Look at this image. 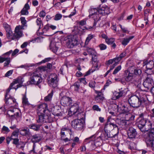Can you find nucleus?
Instances as JSON below:
<instances>
[{
  "label": "nucleus",
  "instance_id": "17",
  "mask_svg": "<svg viewBox=\"0 0 154 154\" xmlns=\"http://www.w3.org/2000/svg\"><path fill=\"white\" fill-rule=\"evenodd\" d=\"M118 110L122 113H125L129 112L131 110V106L126 104L121 105L120 107L117 106Z\"/></svg>",
  "mask_w": 154,
  "mask_h": 154
},
{
  "label": "nucleus",
  "instance_id": "8",
  "mask_svg": "<svg viewBox=\"0 0 154 154\" xmlns=\"http://www.w3.org/2000/svg\"><path fill=\"white\" fill-rule=\"evenodd\" d=\"M134 116H132L130 114H126L125 116V120L121 121L119 120H116V122L122 126H125V127H128L130 126L131 124L130 123L129 121L132 120L134 119Z\"/></svg>",
  "mask_w": 154,
  "mask_h": 154
},
{
  "label": "nucleus",
  "instance_id": "18",
  "mask_svg": "<svg viewBox=\"0 0 154 154\" xmlns=\"http://www.w3.org/2000/svg\"><path fill=\"white\" fill-rule=\"evenodd\" d=\"M72 101L70 97L65 96L63 97L61 100V103L64 106H70Z\"/></svg>",
  "mask_w": 154,
  "mask_h": 154
},
{
  "label": "nucleus",
  "instance_id": "30",
  "mask_svg": "<svg viewBox=\"0 0 154 154\" xmlns=\"http://www.w3.org/2000/svg\"><path fill=\"white\" fill-rule=\"evenodd\" d=\"M134 38V36H131L128 38H124L122 42V44L124 45H126L130 41Z\"/></svg>",
  "mask_w": 154,
  "mask_h": 154
},
{
  "label": "nucleus",
  "instance_id": "63",
  "mask_svg": "<svg viewBox=\"0 0 154 154\" xmlns=\"http://www.w3.org/2000/svg\"><path fill=\"white\" fill-rule=\"evenodd\" d=\"M45 12L44 11H41L39 14V16L41 17H43L45 16Z\"/></svg>",
  "mask_w": 154,
  "mask_h": 154
},
{
  "label": "nucleus",
  "instance_id": "27",
  "mask_svg": "<svg viewBox=\"0 0 154 154\" xmlns=\"http://www.w3.org/2000/svg\"><path fill=\"white\" fill-rule=\"evenodd\" d=\"M41 140V137L38 134H35L33 135L31 138V141L33 143V144L35 143L38 142Z\"/></svg>",
  "mask_w": 154,
  "mask_h": 154
},
{
  "label": "nucleus",
  "instance_id": "35",
  "mask_svg": "<svg viewBox=\"0 0 154 154\" xmlns=\"http://www.w3.org/2000/svg\"><path fill=\"white\" fill-rule=\"evenodd\" d=\"M147 82V81H144L143 84V86L146 88V89L144 90V91H147L149 89H151L152 87V85H151L149 83L148 84Z\"/></svg>",
  "mask_w": 154,
  "mask_h": 154
},
{
  "label": "nucleus",
  "instance_id": "45",
  "mask_svg": "<svg viewBox=\"0 0 154 154\" xmlns=\"http://www.w3.org/2000/svg\"><path fill=\"white\" fill-rule=\"evenodd\" d=\"M37 25L38 26L39 29H40L41 25L42 24V22L40 18H38L37 19L36 21Z\"/></svg>",
  "mask_w": 154,
  "mask_h": 154
},
{
  "label": "nucleus",
  "instance_id": "43",
  "mask_svg": "<svg viewBox=\"0 0 154 154\" xmlns=\"http://www.w3.org/2000/svg\"><path fill=\"white\" fill-rule=\"evenodd\" d=\"M115 40L114 38H106V42L108 44H111L114 42Z\"/></svg>",
  "mask_w": 154,
  "mask_h": 154
},
{
  "label": "nucleus",
  "instance_id": "13",
  "mask_svg": "<svg viewBox=\"0 0 154 154\" xmlns=\"http://www.w3.org/2000/svg\"><path fill=\"white\" fill-rule=\"evenodd\" d=\"M119 92H115L114 93L113 96L112 97V99L114 100H116L119 99L121 97L124 96L127 93L128 91V88H121L119 89Z\"/></svg>",
  "mask_w": 154,
  "mask_h": 154
},
{
  "label": "nucleus",
  "instance_id": "31",
  "mask_svg": "<svg viewBox=\"0 0 154 154\" xmlns=\"http://www.w3.org/2000/svg\"><path fill=\"white\" fill-rule=\"evenodd\" d=\"M154 142V139L151 138L148 136L146 140V144L147 146L152 147L153 145V142Z\"/></svg>",
  "mask_w": 154,
  "mask_h": 154
},
{
  "label": "nucleus",
  "instance_id": "26",
  "mask_svg": "<svg viewBox=\"0 0 154 154\" xmlns=\"http://www.w3.org/2000/svg\"><path fill=\"white\" fill-rule=\"evenodd\" d=\"M30 8L29 5L26 3L24 5V7L21 11V14L23 15H27L29 14L28 10Z\"/></svg>",
  "mask_w": 154,
  "mask_h": 154
},
{
  "label": "nucleus",
  "instance_id": "50",
  "mask_svg": "<svg viewBox=\"0 0 154 154\" xmlns=\"http://www.w3.org/2000/svg\"><path fill=\"white\" fill-rule=\"evenodd\" d=\"M103 98V96H96L95 98V100L98 102H100Z\"/></svg>",
  "mask_w": 154,
  "mask_h": 154
},
{
  "label": "nucleus",
  "instance_id": "39",
  "mask_svg": "<svg viewBox=\"0 0 154 154\" xmlns=\"http://www.w3.org/2000/svg\"><path fill=\"white\" fill-rule=\"evenodd\" d=\"M19 133V130H17L16 131H14L13 132L11 136V138L18 137Z\"/></svg>",
  "mask_w": 154,
  "mask_h": 154
},
{
  "label": "nucleus",
  "instance_id": "46",
  "mask_svg": "<svg viewBox=\"0 0 154 154\" xmlns=\"http://www.w3.org/2000/svg\"><path fill=\"white\" fill-rule=\"evenodd\" d=\"M20 19L21 21V23L22 24V25L21 26H24V27L25 26H26V21L25 20V18L22 17L20 18Z\"/></svg>",
  "mask_w": 154,
  "mask_h": 154
},
{
  "label": "nucleus",
  "instance_id": "62",
  "mask_svg": "<svg viewBox=\"0 0 154 154\" xmlns=\"http://www.w3.org/2000/svg\"><path fill=\"white\" fill-rule=\"evenodd\" d=\"M99 47L100 48V49L101 50H105L106 48V46L103 44H100V45Z\"/></svg>",
  "mask_w": 154,
  "mask_h": 154
},
{
  "label": "nucleus",
  "instance_id": "1",
  "mask_svg": "<svg viewBox=\"0 0 154 154\" xmlns=\"http://www.w3.org/2000/svg\"><path fill=\"white\" fill-rule=\"evenodd\" d=\"M23 82V79L21 78H18L14 80L8 89L7 90L5 96V103L7 105L10 107H17V103L15 99L11 97L8 94L10 90L11 89H15L17 90L18 88L22 86Z\"/></svg>",
  "mask_w": 154,
  "mask_h": 154
},
{
  "label": "nucleus",
  "instance_id": "54",
  "mask_svg": "<svg viewBox=\"0 0 154 154\" xmlns=\"http://www.w3.org/2000/svg\"><path fill=\"white\" fill-rule=\"evenodd\" d=\"M69 134L70 135V140H72L74 139V135L73 132H72L71 129H70V131H69V132H68Z\"/></svg>",
  "mask_w": 154,
  "mask_h": 154
},
{
  "label": "nucleus",
  "instance_id": "11",
  "mask_svg": "<svg viewBox=\"0 0 154 154\" xmlns=\"http://www.w3.org/2000/svg\"><path fill=\"white\" fill-rule=\"evenodd\" d=\"M143 66H146V69L145 73L148 75H150L153 73L152 69L154 66V62L153 60H145L143 62Z\"/></svg>",
  "mask_w": 154,
  "mask_h": 154
},
{
  "label": "nucleus",
  "instance_id": "21",
  "mask_svg": "<svg viewBox=\"0 0 154 154\" xmlns=\"http://www.w3.org/2000/svg\"><path fill=\"white\" fill-rule=\"evenodd\" d=\"M19 133L21 135L26 137H29L31 133L29 129L27 127H25L19 130Z\"/></svg>",
  "mask_w": 154,
  "mask_h": 154
},
{
  "label": "nucleus",
  "instance_id": "28",
  "mask_svg": "<svg viewBox=\"0 0 154 154\" xmlns=\"http://www.w3.org/2000/svg\"><path fill=\"white\" fill-rule=\"evenodd\" d=\"M70 106H71L70 109L71 112H72L73 114H75L79 110L78 104L76 103H75L72 106L71 105Z\"/></svg>",
  "mask_w": 154,
  "mask_h": 154
},
{
  "label": "nucleus",
  "instance_id": "6",
  "mask_svg": "<svg viewBox=\"0 0 154 154\" xmlns=\"http://www.w3.org/2000/svg\"><path fill=\"white\" fill-rule=\"evenodd\" d=\"M66 46L69 48H73L78 44V41L76 35H70L64 38Z\"/></svg>",
  "mask_w": 154,
  "mask_h": 154
},
{
  "label": "nucleus",
  "instance_id": "4",
  "mask_svg": "<svg viewBox=\"0 0 154 154\" xmlns=\"http://www.w3.org/2000/svg\"><path fill=\"white\" fill-rule=\"evenodd\" d=\"M19 50L17 49H15L13 51L11 50L3 54L0 57V63H2L5 61L4 64V67H8L11 62V59L10 57L11 54L12 53L11 56L13 57L18 52Z\"/></svg>",
  "mask_w": 154,
  "mask_h": 154
},
{
  "label": "nucleus",
  "instance_id": "7",
  "mask_svg": "<svg viewBox=\"0 0 154 154\" xmlns=\"http://www.w3.org/2000/svg\"><path fill=\"white\" fill-rule=\"evenodd\" d=\"M24 29V26L19 25L16 26L14 29V32L13 34L12 32L9 39L10 41L18 39L23 35L22 30Z\"/></svg>",
  "mask_w": 154,
  "mask_h": 154
},
{
  "label": "nucleus",
  "instance_id": "25",
  "mask_svg": "<svg viewBox=\"0 0 154 154\" xmlns=\"http://www.w3.org/2000/svg\"><path fill=\"white\" fill-rule=\"evenodd\" d=\"M92 63L93 68H98V62L97 60V55L96 53L92 55Z\"/></svg>",
  "mask_w": 154,
  "mask_h": 154
},
{
  "label": "nucleus",
  "instance_id": "51",
  "mask_svg": "<svg viewBox=\"0 0 154 154\" xmlns=\"http://www.w3.org/2000/svg\"><path fill=\"white\" fill-rule=\"evenodd\" d=\"M88 51L89 54L91 55L94 54L96 53L94 50L91 48L88 49Z\"/></svg>",
  "mask_w": 154,
  "mask_h": 154
},
{
  "label": "nucleus",
  "instance_id": "19",
  "mask_svg": "<svg viewBox=\"0 0 154 154\" xmlns=\"http://www.w3.org/2000/svg\"><path fill=\"white\" fill-rule=\"evenodd\" d=\"M116 129L117 130H119L117 126L115 124L113 123H106L105 125L104 128V131L106 132L111 131L114 129Z\"/></svg>",
  "mask_w": 154,
  "mask_h": 154
},
{
  "label": "nucleus",
  "instance_id": "12",
  "mask_svg": "<svg viewBox=\"0 0 154 154\" xmlns=\"http://www.w3.org/2000/svg\"><path fill=\"white\" fill-rule=\"evenodd\" d=\"M48 84L50 86L53 88L56 87L58 85L57 77L55 74H51L48 77Z\"/></svg>",
  "mask_w": 154,
  "mask_h": 154
},
{
  "label": "nucleus",
  "instance_id": "20",
  "mask_svg": "<svg viewBox=\"0 0 154 154\" xmlns=\"http://www.w3.org/2000/svg\"><path fill=\"white\" fill-rule=\"evenodd\" d=\"M137 134L136 129L132 127H130L128 131V135L129 138H135Z\"/></svg>",
  "mask_w": 154,
  "mask_h": 154
},
{
  "label": "nucleus",
  "instance_id": "44",
  "mask_svg": "<svg viewBox=\"0 0 154 154\" xmlns=\"http://www.w3.org/2000/svg\"><path fill=\"white\" fill-rule=\"evenodd\" d=\"M121 69V66L120 65L114 69L113 72V75H115L117 74Z\"/></svg>",
  "mask_w": 154,
  "mask_h": 154
},
{
  "label": "nucleus",
  "instance_id": "57",
  "mask_svg": "<svg viewBox=\"0 0 154 154\" xmlns=\"http://www.w3.org/2000/svg\"><path fill=\"white\" fill-rule=\"evenodd\" d=\"M93 108L94 110H95L97 111H100L101 109L99 108L98 106L97 105H94L93 106Z\"/></svg>",
  "mask_w": 154,
  "mask_h": 154
},
{
  "label": "nucleus",
  "instance_id": "33",
  "mask_svg": "<svg viewBox=\"0 0 154 154\" xmlns=\"http://www.w3.org/2000/svg\"><path fill=\"white\" fill-rule=\"evenodd\" d=\"M41 125H36L34 124L29 125L28 127L29 128L32 129L35 131H38L40 128Z\"/></svg>",
  "mask_w": 154,
  "mask_h": 154
},
{
  "label": "nucleus",
  "instance_id": "55",
  "mask_svg": "<svg viewBox=\"0 0 154 154\" xmlns=\"http://www.w3.org/2000/svg\"><path fill=\"white\" fill-rule=\"evenodd\" d=\"M11 139L12 140H14L13 142V144H14L16 145L18 144L19 141V140L17 138H12Z\"/></svg>",
  "mask_w": 154,
  "mask_h": 154
},
{
  "label": "nucleus",
  "instance_id": "23",
  "mask_svg": "<svg viewBox=\"0 0 154 154\" xmlns=\"http://www.w3.org/2000/svg\"><path fill=\"white\" fill-rule=\"evenodd\" d=\"M98 12L97 13L101 16V15L104 14H107L109 13V9L107 8H105L104 7H102L100 8H96Z\"/></svg>",
  "mask_w": 154,
  "mask_h": 154
},
{
  "label": "nucleus",
  "instance_id": "2",
  "mask_svg": "<svg viewBox=\"0 0 154 154\" xmlns=\"http://www.w3.org/2000/svg\"><path fill=\"white\" fill-rule=\"evenodd\" d=\"M146 96L144 95L139 97L136 95L131 96L128 100V102L130 106L134 108H138L140 106L146 101Z\"/></svg>",
  "mask_w": 154,
  "mask_h": 154
},
{
  "label": "nucleus",
  "instance_id": "48",
  "mask_svg": "<svg viewBox=\"0 0 154 154\" xmlns=\"http://www.w3.org/2000/svg\"><path fill=\"white\" fill-rule=\"evenodd\" d=\"M134 73L136 75H139L141 74L142 71L140 69H135L134 71Z\"/></svg>",
  "mask_w": 154,
  "mask_h": 154
},
{
  "label": "nucleus",
  "instance_id": "38",
  "mask_svg": "<svg viewBox=\"0 0 154 154\" xmlns=\"http://www.w3.org/2000/svg\"><path fill=\"white\" fill-rule=\"evenodd\" d=\"M114 63L112 65L115 67L119 63V61L121 60L120 58L119 57H116L113 58Z\"/></svg>",
  "mask_w": 154,
  "mask_h": 154
},
{
  "label": "nucleus",
  "instance_id": "49",
  "mask_svg": "<svg viewBox=\"0 0 154 154\" xmlns=\"http://www.w3.org/2000/svg\"><path fill=\"white\" fill-rule=\"evenodd\" d=\"M95 84L96 82L94 81H91L89 82V86L92 88H94L95 87Z\"/></svg>",
  "mask_w": 154,
  "mask_h": 154
},
{
  "label": "nucleus",
  "instance_id": "56",
  "mask_svg": "<svg viewBox=\"0 0 154 154\" xmlns=\"http://www.w3.org/2000/svg\"><path fill=\"white\" fill-rule=\"evenodd\" d=\"M13 72V70H9L8 72H7L5 74V76L8 77L10 76L12 73Z\"/></svg>",
  "mask_w": 154,
  "mask_h": 154
},
{
  "label": "nucleus",
  "instance_id": "60",
  "mask_svg": "<svg viewBox=\"0 0 154 154\" xmlns=\"http://www.w3.org/2000/svg\"><path fill=\"white\" fill-rule=\"evenodd\" d=\"M144 81H147V82H148V84H150L151 85H152V79L150 78H146L145 80Z\"/></svg>",
  "mask_w": 154,
  "mask_h": 154
},
{
  "label": "nucleus",
  "instance_id": "24",
  "mask_svg": "<svg viewBox=\"0 0 154 154\" xmlns=\"http://www.w3.org/2000/svg\"><path fill=\"white\" fill-rule=\"evenodd\" d=\"M125 80L127 82L131 81L133 79V73L130 72L126 70L125 71Z\"/></svg>",
  "mask_w": 154,
  "mask_h": 154
},
{
  "label": "nucleus",
  "instance_id": "42",
  "mask_svg": "<svg viewBox=\"0 0 154 154\" xmlns=\"http://www.w3.org/2000/svg\"><path fill=\"white\" fill-rule=\"evenodd\" d=\"M148 136L152 139H154V128L151 129L149 132Z\"/></svg>",
  "mask_w": 154,
  "mask_h": 154
},
{
  "label": "nucleus",
  "instance_id": "9",
  "mask_svg": "<svg viewBox=\"0 0 154 154\" xmlns=\"http://www.w3.org/2000/svg\"><path fill=\"white\" fill-rule=\"evenodd\" d=\"M38 119L37 122L38 123H50L53 121V119L51 116L48 114L37 113Z\"/></svg>",
  "mask_w": 154,
  "mask_h": 154
},
{
  "label": "nucleus",
  "instance_id": "58",
  "mask_svg": "<svg viewBox=\"0 0 154 154\" xmlns=\"http://www.w3.org/2000/svg\"><path fill=\"white\" fill-rule=\"evenodd\" d=\"M73 142L77 143L78 144L80 143V142L79 141V138L77 137H75L72 140Z\"/></svg>",
  "mask_w": 154,
  "mask_h": 154
},
{
  "label": "nucleus",
  "instance_id": "59",
  "mask_svg": "<svg viewBox=\"0 0 154 154\" xmlns=\"http://www.w3.org/2000/svg\"><path fill=\"white\" fill-rule=\"evenodd\" d=\"M114 68V67L113 66H110V69L108 70L106 72V73L105 74L104 76H106L109 73H110V72Z\"/></svg>",
  "mask_w": 154,
  "mask_h": 154
},
{
  "label": "nucleus",
  "instance_id": "40",
  "mask_svg": "<svg viewBox=\"0 0 154 154\" xmlns=\"http://www.w3.org/2000/svg\"><path fill=\"white\" fill-rule=\"evenodd\" d=\"M10 131V130L8 128L5 126H4L2 128V132L4 134H7Z\"/></svg>",
  "mask_w": 154,
  "mask_h": 154
},
{
  "label": "nucleus",
  "instance_id": "10",
  "mask_svg": "<svg viewBox=\"0 0 154 154\" xmlns=\"http://www.w3.org/2000/svg\"><path fill=\"white\" fill-rule=\"evenodd\" d=\"M97 10L96 8H91L89 10V16L93 18L94 20V26L96 25L97 23L100 20L101 16L97 12Z\"/></svg>",
  "mask_w": 154,
  "mask_h": 154
},
{
  "label": "nucleus",
  "instance_id": "5",
  "mask_svg": "<svg viewBox=\"0 0 154 154\" xmlns=\"http://www.w3.org/2000/svg\"><path fill=\"white\" fill-rule=\"evenodd\" d=\"M138 127L143 132L148 131L152 128V123L149 120L141 119L137 123Z\"/></svg>",
  "mask_w": 154,
  "mask_h": 154
},
{
  "label": "nucleus",
  "instance_id": "52",
  "mask_svg": "<svg viewBox=\"0 0 154 154\" xmlns=\"http://www.w3.org/2000/svg\"><path fill=\"white\" fill-rule=\"evenodd\" d=\"M26 144V142L23 141H20L19 143V144L21 146H20V148L22 150H23V148L25 146Z\"/></svg>",
  "mask_w": 154,
  "mask_h": 154
},
{
  "label": "nucleus",
  "instance_id": "47",
  "mask_svg": "<svg viewBox=\"0 0 154 154\" xmlns=\"http://www.w3.org/2000/svg\"><path fill=\"white\" fill-rule=\"evenodd\" d=\"M50 29V27L49 24H47L46 25L43 29V33H45L48 31Z\"/></svg>",
  "mask_w": 154,
  "mask_h": 154
},
{
  "label": "nucleus",
  "instance_id": "32",
  "mask_svg": "<svg viewBox=\"0 0 154 154\" xmlns=\"http://www.w3.org/2000/svg\"><path fill=\"white\" fill-rule=\"evenodd\" d=\"M22 102L23 106L25 107L26 106H29L32 107L33 106L30 104L28 100V99L25 96L22 99Z\"/></svg>",
  "mask_w": 154,
  "mask_h": 154
},
{
  "label": "nucleus",
  "instance_id": "37",
  "mask_svg": "<svg viewBox=\"0 0 154 154\" xmlns=\"http://www.w3.org/2000/svg\"><path fill=\"white\" fill-rule=\"evenodd\" d=\"M94 37L95 35H92L91 34H89L86 38L85 42V44L87 45L90 41Z\"/></svg>",
  "mask_w": 154,
  "mask_h": 154
},
{
  "label": "nucleus",
  "instance_id": "36",
  "mask_svg": "<svg viewBox=\"0 0 154 154\" xmlns=\"http://www.w3.org/2000/svg\"><path fill=\"white\" fill-rule=\"evenodd\" d=\"M53 91H52L51 92L48 96L45 97L44 100L45 101H50L51 100L53 96Z\"/></svg>",
  "mask_w": 154,
  "mask_h": 154
},
{
  "label": "nucleus",
  "instance_id": "29",
  "mask_svg": "<svg viewBox=\"0 0 154 154\" xmlns=\"http://www.w3.org/2000/svg\"><path fill=\"white\" fill-rule=\"evenodd\" d=\"M70 129L66 128H63L61 129V137L62 139L65 138L66 135L65 133L69 132Z\"/></svg>",
  "mask_w": 154,
  "mask_h": 154
},
{
  "label": "nucleus",
  "instance_id": "61",
  "mask_svg": "<svg viewBox=\"0 0 154 154\" xmlns=\"http://www.w3.org/2000/svg\"><path fill=\"white\" fill-rule=\"evenodd\" d=\"M79 24L82 26L85 25L86 24V21L84 20H82L79 22Z\"/></svg>",
  "mask_w": 154,
  "mask_h": 154
},
{
  "label": "nucleus",
  "instance_id": "64",
  "mask_svg": "<svg viewBox=\"0 0 154 154\" xmlns=\"http://www.w3.org/2000/svg\"><path fill=\"white\" fill-rule=\"evenodd\" d=\"M126 55V53L125 52H123L119 55V57L121 60L122 58L125 57Z\"/></svg>",
  "mask_w": 154,
  "mask_h": 154
},
{
  "label": "nucleus",
  "instance_id": "41",
  "mask_svg": "<svg viewBox=\"0 0 154 154\" xmlns=\"http://www.w3.org/2000/svg\"><path fill=\"white\" fill-rule=\"evenodd\" d=\"M94 68L93 69H89L85 74L84 76H86L89 75L91 73L93 72L94 71L98 69V68Z\"/></svg>",
  "mask_w": 154,
  "mask_h": 154
},
{
  "label": "nucleus",
  "instance_id": "15",
  "mask_svg": "<svg viewBox=\"0 0 154 154\" xmlns=\"http://www.w3.org/2000/svg\"><path fill=\"white\" fill-rule=\"evenodd\" d=\"M19 110L16 108L10 109L7 111V113L11 118L15 117L16 119H19L20 118V114Z\"/></svg>",
  "mask_w": 154,
  "mask_h": 154
},
{
  "label": "nucleus",
  "instance_id": "53",
  "mask_svg": "<svg viewBox=\"0 0 154 154\" xmlns=\"http://www.w3.org/2000/svg\"><path fill=\"white\" fill-rule=\"evenodd\" d=\"M62 17V15H61L57 14L56 15L54 19L56 20H60Z\"/></svg>",
  "mask_w": 154,
  "mask_h": 154
},
{
  "label": "nucleus",
  "instance_id": "3",
  "mask_svg": "<svg viewBox=\"0 0 154 154\" xmlns=\"http://www.w3.org/2000/svg\"><path fill=\"white\" fill-rule=\"evenodd\" d=\"M39 68V69H36L31 75L28 82L29 84L38 85L39 88H40V86L39 85L42 82V79L40 73L39 72V71L40 69L44 70V67H40Z\"/></svg>",
  "mask_w": 154,
  "mask_h": 154
},
{
  "label": "nucleus",
  "instance_id": "34",
  "mask_svg": "<svg viewBox=\"0 0 154 154\" xmlns=\"http://www.w3.org/2000/svg\"><path fill=\"white\" fill-rule=\"evenodd\" d=\"M50 49H51L52 51L54 53H56L57 52L58 48L56 47L55 45V44L54 43H51L50 46Z\"/></svg>",
  "mask_w": 154,
  "mask_h": 154
},
{
  "label": "nucleus",
  "instance_id": "22",
  "mask_svg": "<svg viewBox=\"0 0 154 154\" xmlns=\"http://www.w3.org/2000/svg\"><path fill=\"white\" fill-rule=\"evenodd\" d=\"M3 26L7 32V38L9 39L12 32L10 26L5 23H4Z\"/></svg>",
  "mask_w": 154,
  "mask_h": 154
},
{
  "label": "nucleus",
  "instance_id": "14",
  "mask_svg": "<svg viewBox=\"0 0 154 154\" xmlns=\"http://www.w3.org/2000/svg\"><path fill=\"white\" fill-rule=\"evenodd\" d=\"M37 113L49 115V110L48 109V105L46 103H42L38 106Z\"/></svg>",
  "mask_w": 154,
  "mask_h": 154
},
{
  "label": "nucleus",
  "instance_id": "16",
  "mask_svg": "<svg viewBox=\"0 0 154 154\" xmlns=\"http://www.w3.org/2000/svg\"><path fill=\"white\" fill-rule=\"evenodd\" d=\"M72 126L77 130H81L83 128V124L82 122L78 119L74 120L72 122Z\"/></svg>",
  "mask_w": 154,
  "mask_h": 154
}]
</instances>
